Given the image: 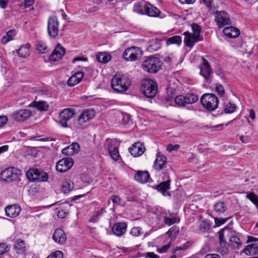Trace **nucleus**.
Instances as JSON below:
<instances>
[{
	"mask_svg": "<svg viewBox=\"0 0 258 258\" xmlns=\"http://www.w3.org/2000/svg\"><path fill=\"white\" fill-rule=\"evenodd\" d=\"M219 252L222 255H227L228 253L229 249L227 243L226 244H220Z\"/></svg>",
	"mask_w": 258,
	"mask_h": 258,
	"instance_id": "obj_50",
	"label": "nucleus"
},
{
	"mask_svg": "<svg viewBox=\"0 0 258 258\" xmlns=\"http://www.w3.org/2000/svg\"><path fill=\"white\" fill-rule=\"evenodd\" d=\"M16 35V33L15 30H11L7 32L6 35L2 37L1 40L2 43L6 44L10 41L13 40Z\"/></svg>",
	"mask_w": 258,
	"mask_h": 258,
	"instance_id": "obj_35",
	"label": "nucleus"
},
{
	"mask_svg": "<svg viewBox=\"0 0 258 258\" xmlns=\"http://www.w3.org/2000/svg\"><path fill=\"white\" fill-rule=\"evenodd\" d=\"M21 211V208L18 205L14 204L8 206L5 208L6 215L11 218L17 217Z\"/></svg>",
	"mask_w": 258,
	"mask_h": 258,
	"instance_id": "obj_22",
	"label": "nucleus"
},
{
	"mask_svg": "<svg viewBox=\"0 0 258 258\" xmlns=\"http://www.w3.org/2000/svg\"><path fill=\"white\" fill-rule=\"evenodd\" d=\"M179 232V228L176 226H173L170 228L167 231V233L169 236L175 235Z\"/></svg>",
	"mask_w": 258,
	"mask_h": 258,
	"instance_id": "obj_52",
	"label": "nucleus"
},
{
	"mask_svg": "<svg viewBox=\"0 0 258 258\" xmlns=\"http://www.w3.org/2000/svg\"><path fill=\"white\" fill-rule=\"evenodd\" d=\"M59 22L57 17L52 16L49 18L47 23V31L49 36L56 38L58 34Z\"/></svg>",
	"mask_w": 258,
	"mask_h": 258,
	"instance_id": "obj_8",
	"label": "nucleus"
},
{
	"mask_svg": "<svg viewBox=\"0 0 258 258\" xmlns=\"http://www.w3.org/2000/svg\"><path fill=\"white\" fill-rule=\"evenodd\" d=\"M95 115V111L92 109L84 110L78 117V121L80 125L83 126L85 123L92 119Z\"/></svg>",
	"mask_w": 258,
	"mask_h": 258,
	"instance_id": "obj_15",
	"label": "nucleus"
},
{
	"mask_svg": "<svg viewBox=\"0 0 258 258\" xmlns=\"http://www.w3.org/2000/svg\"><path fill=\"white\" fill-rule=\"evenodd\" d=\"M160 14V11L159 9L151 5L150 4L148 3L145 15L150 17H156L159 16Z\"/></svg>",
	"mask_w": 258,
	"mask_h": 258,
	"instance_id": "obj_32",
	"label": "nucleus"
},
{
	"mask_svg": "<svg viewBox=\"0 0 258 258\" xmlns=\"http://www.w3.org/2000/svg\"><path fill=\"white\" fill-rule=\"evenodd\" d=\"M8 0H0V7L3 9H5L8 6Z\"/></svg>",
	"mask_w": 258,
	"mask_h": 258,
	"instance_id": "obj_64",
	"label": "nucleus"
},
{
	"mask_svg": "<svg viewBox=\"0 0 258 258\" xmlns=\"http://www.w3.org/2000/svg\"><path fill=\"white\" fill-rule=\"evenodd\" d=\"M9 250V247L6 243H0V254H3Z\"/></svg>",
	"mask_w": 258,
	"mask_h": 258,
	"instance_id": "obj_54",
	"label": "nucleus"
},
{
	"mask_svg": "<svg viewBox=\"0 0 258 258\" xmlns=\"http://www.w3.org/2000/svg\"><path fill=\"white\" fill-rule=\"evenodd\" d=\"M243 251L246 255H248L254 253V251H253L252 247L251 246L250 244L247 245L244 248Z\"/></svg>",
	"mask_w": 258,
	"mask_h": 258,
	"instance_id": "obj_56",
	"label": "nucleus"
},
{
	"mask_svg": "<svg viewBox=\"0 0 258 258\" xmlns=\"http://www.w3.org/2000/svg\"><path fill=\"white\" fill-rule=\"evenodd\" d=\"M130 234L134 236H139L142 234V228L139 227H133L130 231Z\"/></svg>",
	"mask_w": 258,
	"mask_h": 258,
	"instance_id": "obj_46",
	"label": "nucleus"
},
{
	"mask_svg": "<svg viewBox=\"0 0 258 258\" xmlns=\"http://www.w3.org/2000/svg\"><path fill=\"white\" fill-rule=\"evenodd\" d=\"M179 148V146L177 144L173 145L172 144H169L167 147V150L169 152H171L172 151H177Z\"/></svg>",
	"mask_w": 258,
	"mask_h": 258,
	"instance_id": "obj_57",
	"label": "nucleus"
},
{
	"mask_svg": "<svg viewBox=\"0 0 258 258\" xmlns=\"http://www.w3.org/2000/svg\"><path fill=\"white\" fill-rule=\"evenodd\" d=\"M62 153L67 156H71L74 154L71 145L63 149Z\"/></svg>",
	"mask_w": 258,
	"mask_h": 258,
	"instance_id": "obj_51",
	"label": "nucleus"
},
{
	"mask_svg": "<svg viewBox=\"0 0 258 258\" xmlns=\"http://www.w3.org/2000/svg\"><path fill=\"white\" fill-rule=\"evenodd\" d=\"M105 211L104 208L98 210L94 212L92 216L91 217L89 221L90 222L95 223L98 221L99 218L102 215L103 213Z\"/></svg>",
	"mask_w": 258,
	"mask_h": 258,
	"instance_id": "obj_40",
	"label": "nucleus"
},
{
	"mask_svg": "<svg viewBox=\"0 0 258 258\" xmlns=\"http://www.w3.org/2000/svg\"><path fill=\"white\" fill-rule=\"evenodd\" d=\"M150 174L147 171H138L135 175V179L136 181L145 183L149 181Z\"/></svg>",
	"mask_w": 258,
	"mask_h": 258,
	"instance_id": "obj_25",
	"label": "nucleus"
},
{
	"mask_svg": "<svg viewBox=\"0 0 258 258\" xmlns=\"http://www.w3.org/2000/svg\"><path fill=\"white\" fill-rule=\"evenodd\" d=\"M24 6L25 8H27L31 6H32L34 4L33 0H24Z\"/></svg>",
	"mask_w": 258,
	"mask_h": 258,
	"instance_id": "obj_61",
	"label": "nucleus"
},
{
	"mask_svg": "<svg viewBox=\"0 0 258 258\" xmlns=\"http://www.w3.org/2000/svg\"><path fill=\"white\" fill-rule=\"evenodd\" d=\"M143 51L140 48L133 46L126 48L123 53V57L126 61H135L142 55Z\"/></svg>",
	"mask_w": 258,
	"mask_h": 258,
	"instance_id": "obj_7",
	"label": "nucleus"
},
{
	"mask_svg": "<svg viewBox=\"0 0 258 258\" xmlns=\"http://www.w3.org/2000/svg\"><path fill=\"white\" fill-rule=\"evenodd\" d=\"M191 29L193 32L192 35H194L199 39H202L200 37V33L201 32V28L200 26L196 23H193L191 25Z\"/></svg>",
	"mask_w": 258,
	"mask_h": 258,
	"instance_id": "obj_42",
	"label": "nucleus"
},
{
	"mask_svg": "<svg viewBox=\"0 0 258 258\" xmlns=\"http://www.w3.org/2000/svg\"><path fill=\"white\" fill-rule=\"evenodd\" d=\"M8 118L6 116H0V126H2L6 123Z\"/></svg>",
	"mask_w": 258,
	"mask_h": 258,
	"instance_id": "obj_63",
	"label": "nucleus"
},
{
	"mask_svg": "<svg viewBox=\"0 0 258 258\" xmlns=\"http://www.w3.org/2000/svg\"><path fill=\"white\" fill-rule=\"evenodd\" d=\"M122 120L123 123L125 124L130 125L132 123L131 116L128 113H124L123 114Z\"/></svg>",
	"mask_w": 258,
	"mask_h": 258,
	"instance_id": "obj_48",
	"label": "nucleus"
},
{
	"mask_svg": "<svg viewBox=\"0 0 258 258\" xmlns=\"http://www.w3.org/2000/svg\"><path fill=\"white\" fill-rule=\"evenodd\" d=\"M83 77L84 73L82 72H78L69 79L67 84L70 86H74L80 83Z\"/></svg>",
	"mask_w": 258,
	"mask_h": 258,
	"instance_id": "obj_27",
	"label": "nucleus"
},
{
	"mask_svg": "<svg viewBox=\"0 0 258 258\" xmlns=\"http://www.w3.org/2000/svg\"><path fill=\"white\" fill-rule=\"evenodd\" d=\"M63 254L62 251L60 250L52 252L47 258H63Z\"/></svg>",
	"mask_w": 258,
	"mask_h": 258,
	"instance_id": "obj_49",
	"label": "nucleus"
},
{
	"mask_svg": "<svg viewBox=\"0 0 258 258\" xmlns=\"http://www.w3.org/2000/svg\"><path fill=\"white\" fill-rule=\"evenodd\" d=\"M32 106L41 111H46L48 108L45 101H34L32 103Z\"/></svg>",
	"mask_w": 258,
	"mask_h": 258,
	"instance_id": "obj_38",
	"label": "nucleus"
},
{
	"mask_svg": "<svg viewBox=\"0 0 258 258\" xmlns=\"http://www.w3.org/2000/svg\"><path fill=\"white\" fill-rule=\"evenodd\" d=\"M75 110L73 108L63 109L59 113V122L61 125L64 127H68L67 123L71 118L75 115Z\"/></svg>",
	"mask_w": 258,
	"mask_h": 258,
	"instance_id": "obj_10",
	"label": "nucleus"
},
{
	"mask_svg": "<svg viewBox=\"0 0 258 258\" xmlns=\"http://www.w3.org/2000/svg\"><path fill=\"white\" fill-rule=\"evenodd\" d=\"M223 32L225 36L229 38H236L240 34L239 30L232 26L225 27Z\"/></svg>",
	"mask_w": 258,
	"mask_h": 258,
	"instance_id": "obj_26",
	"label": "nucleus"
},
{
	"mask_svg": "<svg viewBox=\"0 0 258 258\" xmlns=\"http://www.w3.org/2000/svg\"><path fill=\"white\" fill-rule=\"evenodd\" d=\"M189 242H186V243L184 244L182 246H180L179 247H177L176 249H175L174 252L179 250H182V249H187V247L189 246Z\"/></svg>",
	"mask_w": 258,
	"mask_h": 258,
	"instance_id": "obj_62",
	"label": "nucleus"
},
{
	"mask_svg": "<svg viewBox=\"0 0 258 258\" xmlns=\"http://www.w3.org/2000/svg\"><path fill=\"white\" fill-rule=\"evenodd\" d=\"M126 228L127 225L125 223L118 222L113 226L112 231L115 235L120 236L125 233Z\"/></svg>",
	"mask_w": 258,
	"mask_h": 258,
	"instance_id": "obj_24",
	"label": "nucleus"
},
{
	"mask_svg": "<svg viewBox=\"0 0 258 258\" xmlns=\"http://www.w3.org/2000/svg\"><path fill=\"white\" fill-rule=\"evenodd\" d=\"M216 91L220 96H223L225 94L224 87L221 85H217L215 88Z\"/></svg>",
	"mask_w": 258,
	"mask_h": 258,
	"instance_id": "obj_53",
	"label": "nucleus"
},
{
	"mask_svg": "<svg viewBox=\"0 0 258 258\" xmlns=\"http://www.w3.org/2000/svg\"><path fill=\"white\" fill-rule=\"evenodd\" d=\"M146 258H159V256L154 253L153 252H148L145 253Z\"/></svg>",
	"mask_w": 258,
	"mask_h": 258,
	"instance_id": "obj_59",
	"label": "nucleus"
},
{
	"mask_svg": "<svg viewBox=\"0 0 258 258\" xmlns=\"http://www.w3.org/2000/svg\"><path fill=\"white\" fill-rule=\"evenodd\" d=\"M52 239L59 244H63L66 243L67 237L63 230L57 228L55 230L53 233Z\"/></svg>",
	"mask_w": 258,
	"mask_h": 258,
	"instance_id": "obj_19",
	"label": "nucleus"
},
{
	"mask_svg": "<svg viewBox=\"0 0 258 258\" xmlns=\"http://www.w3.org/2000/svg\"><path fill=\"white\" fill-rule=\"evenodd\" d=\"M162 62L158 57L148 56L143 61V69L149 73H156L161 70Z\"/></svg>",
	"mask_w": 258,
	"mask_h": 258,
	"instance_id": "obj_2",
	"label": "nucleus"
},
{
	"mask_svg": "<svg viewBox=\"0 0 258 258\" xmlns=\"http://www.w3.org/2000/svg\"><path fill=\"white\" fill-rule=\"evenodd\" d=\"M74 187V183L72 181H64L62 185V190L64 193H68L73 190Z\"/></svg>",
	"mask_w": 258,
	"mask_h": 258,
	"instance_id": "obj_37",
	"label": "nucleus"
},
{
	"mask_svg": "<svg viewBox=\"0 0 258 258\" xmlns=\"http://www.w3.org/2000/svg\"><path fill=\"white\" fill-rule=\"evenodd\" d=\"M198 100V97L191 93L186 96H177L175 98L174 101L178 106H184L187 104L195 103Z\"/></svg>",
	"mask_w": 258,
	"mask_h": 258,
	"instance_id": "obj_9",
	"label": "nucleus"
},
{
	"mask_svg": "<svg viewBox=\"0 0 258 258\" xmlns=\"http://www.w3.org/2000/svg\"><path fill=\"white\" fill-rule=\"evenodd\" d=\"M14 248L18 254H23L26 250L25 242L21 239H17L14 242Z\"/></svg>",
	"mask_w": 258,
	"mask_h": 258,
	"instance_id": "obj_28",
	"label": "nucleus"
},
{
	"mask_svg": "<svg viewBox=\"0 0 258 258\" xmlns=\"http://www.w3.org/2000/svg\"><path fill=\"white\" fill-rule=\"evenodd\" d=\"M67 213L62 209L58 210L57 214L58 217L59 218H63L67 216Z\"/></svg>",
	"mask_w": 258,
	"mask_h": 258,
	"instance_id": "obj_60",
	"label": "nucleus"
},
{
	"mask_svg": "<svg viewBox=\"0 0 258 258\" xmlns=\"http://www.w3.org/2000/svg\"><path fill=\"white\" fill-rule=\"evenodd\" d=\"M227 209V204L224 201H218L214 205V211L219 214L225 213Z\"/></svg>",
	"mask_w": 258,
	"mask_h": 258,
	"instance_id": "obj_29",
	"label": "nucleus"
},
{
	"mask_svg": "<svg viewBox=\"0 0 258 258\" xmlns=\"http://www.w3.org/2000/svg\"><path fill=\"white\" fill-rule=\"evenodd\" d=\"M26 176L30 181L45 182L48 178V174L40 169L31 168L26 172Z\"/></svg>",
	"mask_w": 258,
	"mask_h": 258,
	"instance_id": "obj_3",
	"label": "nucleus"
},
{
	"mask_svg": "<svg viewBox=\"0 0 258 258\" xmlns=\"http://www.w3.org/2000/svg\"><path fill=\"white\" fill-rule=\"evenodd\" d=\"M154 168L157 171H160L166 169V172L170 169V167L166 169L167 168V159L165 155L162 154L161 152H158L156 154V158L155 160Z\"/></svg>",
	"mask_w": 258,
	"mask_h": 258,
	"instance_id": "obj_12",
	"label": "nucleus"
},
{
	"mask_svg": "<svg viewBox=\"0 0 258 258\" xmlns=\"http://www.w3.org/2000/svg\"><path fill=\"white\" fill-rule=\"evenodd\" d=\"M131 155L134 157H139L142 155L145 151L144 145L141 142L135 143L128 149Z\"/></svg>",
	"mask_w": 258,
	"mask_h": 258,
	"instance_id": "obj_17",
	"label": "nucleus"
},
{
	"mask_svg": "<svg viewBox=\"0 0 258 258\" xmlns=\"http://www.w3.org/2000/svg\"><path fill=\"white\" fill-rule=\"evenodd\" d=\"M36 50L40 53H45L47 51V47L42 42H38L36 47Z\"/></svg>",
	"mask_w": 258,
	"mask_h": 258,
	"instance_id": "obj_45",
	"label": "nucleus"
},
{
	"mask_svg": "<svg viewBox=\"0 0 258 258\" xmlns=\"http://www.w3.org/2000/svg\"><path fill=\"white\" fill-rule=\"evenodd\" d=\"M180 219L177 217H168L167 216L163 217V222L167 226H169L176 223H179Z\"/></svg>",
	"mask_w": 258,
	"mask_h": 258,
	"instance_id": "obj_39",
	"label": "nucleus"
},
{
	"mask_svg": "<svg viewBox=\"0 0 258 258\" xmlns=\"http://www.w3.org/2000/svg\"><path fill=\"white\" fill-rule=\"evenodd\" d=\"M227 219H228V218L223 219L222 218H215V225L217 226H220L222 224H224L227 221Z\"/></svg>",
	"mask_w": 258,
	"mask_h": 258,
	"instance_id": "obj_55",
	"label": "nucleus"
},
{
	"mask_svg": "<svg viewBox=\"0 0 258 258\" xmlns=\"http://www.w3.org/2000/svg\"><path fill=\"white\" fill-rule=\"evenodd\" d=\"M141 90L145 96L152 98L157 93V85L151 79H145L142 82Z\"/></svg>",
	"mask_w": 258,
	"mask_h": 258,
	"instance_id": "obj_5",
	"label": "nucleus"
},
{
	"mask_svg": "<svg viewBox=\"0 0 258 258\" xmlns=\"http://www.w3.org/2000/svg\"><path fill=\"white\" fill-rule=\"evenodd\" d=\"M232 233H235V232L227 227L220 230L218 232L220 244H226V238L230 239Z\"/></svg>",
	"mask_w": 258,
	"mask_h": 258,
	"instance_id": "obj_20",
	"label": "nucleus"
},
{
	"mask_svg": "<svg viewBox=\"0 0 258 258\" xmlns=\"http://www.w3.org/2000/svg\"><path fill=\"white\" fill-rule=\"evenodd\" d=\"M163 180L164 181L161 182L159 184L156 186V189L159 192H161L163 196H170V195L167 191L170 188V179L168 173L166 172L162 177Z\"/></svg>",
	"mask_w": 258,
	"mask_h": 258,
	"instance_id": "obj_11",
	"label": "nucleus"
},
{
	"mask_svg": "<svg viewBox=\"0 0 258 258\" xmlns=\"http://www.w3.org/2000/svg\"><path fill=\"white\" fill-rule=\"evenodd\" d=\"M74 165L73 159L71 158H64L59 160L56 164V169L59 172H64Z\"/></svg>",
	"mask_w": 258,
	"mask_h": 258,
	"instance_id": "obj_13",
	"label": "nucleus"
},
{
	"mask_svg": "<svg viewBox=\"0 0 258 258\" xmlns=\"http://www.w3.org/2000/svg\"><path fill=\"white\" fill-rule=\"evenodd\" d=\"M200 75L208 80L211 74V68L208 60L203 58V63L200 66Z\"/></svg>",
	"mask_w": 258,
	"mask_h": 258,
	"instance_id": "obj_18",
	"label": "nucleus"
},
{
	"mask_svg": "<svg viewBox=\"0 0 258 258\" xmlns=\"http://www.w3.org/2000/svg\"><path fill=\"white\" fill-rule=\"evenodd\" d=\"M109 151L111 158L115 161L119 159V155L118 149L115 147L110 146L109 148Z\"/></svg>",
	"mask_w": 258,
	"mask_h": 258,
	"instance_id": "obj_41",
	"label": "nucleus"
},
{
	"mask_svg": "<svg viewBox=\"0 0 258 258\" xmlns=\"http://www.w3.org/2000/svg\"><path fill=\"white\" fill-rule=\"evenodd\" d=\"M131 84V79L125 75L116 74L111 80L112 88L118 92L126 91L130 88Z\"/></svg>",
	"mask_w": 258,
	"mask_h": 258,
	"instance_id": "obj_1",
	"label": "nucleus"
},
{
	"mask_svg": "<svg viewBox=\"0 0 258 258\" xmlns=\"http://www.w3.org/2000/svg\"><path fill=\"white\" fill-rule=\"evenodd\" d=\"M215 21L219 28L228 25L230 21L228 14L223 11H216L215 13Z\"/></svg>",
	"mask_w": 258,
	"mask_h": 258,
	"instance_id": "obj_14",
	"label": "nucleus"
},
{
	"mask_svg": "<svg viewBox=\"0 0 258 258\" xmlns=\"http://www.w3.org/2000/svg\"><path fill=\"white\" fill-rule=\"evenodd\" d=\"M236 110V105L231 102L227 103L224 108V111L226 113H231Z\"/></svg>",
	"mask_w": 258,
	"mask_h": 258,
	"instance_id": "obj_44",
	"label": "nucleus"
},
{
	"mask_svg": "<svg viewBox=\"0 0 258 258\" xmlns=\"http://www.w3.org/2000/svg\"><path fill=\"white\" fill-rule=\"evenodd\" d=\"M96 59L99 62L106 63L111 60V55L109 52H101L97 54Z\"/></svg>",
	"mask_w": 258,
	"mask_h": 258,
	"instance_id": "obj_33",
	"label": "nucleus"
},
{
	"mask_svg": "<svg viewBox=\"0 0 258 258\" xmlns=\"http://www.w3.org/2000/svg\"><path fill=\"white\" fill-rule=\"evenodd\" d=\"M182 42V38L180 36L176 35L167 39L166 42V45L168 46L171 44H176L180 45Z\"/></svg>",
	"mask_w": 258,
	"mask_h": 258,
	"instance_id": "obj_36",
	"label": "nucleus"
},
{
	"mask_svg": "<svg viewBox=\"0 0 258 258\" xmlns=\"http://www.w3.org/2000/svg\"><path fill=\"white\" fill-rule=\"evenodd\" d=\"M65 54V49L59 44L54 48L49 59L52 61H58L62 58Z\"/></svg>",
	"mask_w": 258,
	"mask_h": 258,
	"instance_id": "obj_21",
	"label": "nucleus"
},
{
	"mask_svg": "<svg viewBox=\"0 0 258 258\" xmlns=\"http://www.w3.org/2000/svg\"><path fill=\"white\" fill-rule=\"evenodd\" d=\"M32 115V112L27 109H20L12 114V118L17 121H23L28 119Z\"/></svg>",
	"mask_w": 258,
	"mask_h": 258,
	"instance_id": "obj_16",
	"label": "nucleus"
},
{
	"mask_svg": "<svg viewBox=\"0 0 258 258\" xmlns=\"http://www.w3.org/2000/svg\"><path fill=\"white\" fill-rule=\"evenodd\" d=\"M71 146L74 154L77 153L79 152L80 149V145L78 143H73L71 145Z\"/></svg>",
	"mask_w": 258,
	"mask_h": 258,
	"instance_id": "obj_58",
	"label": "nucleus"
},
{
	"mask_svg": "<svg viewBox=\"0 0 258 258\" xmlns=\"http://www.w3.org/2000/svg\"><path fill=\"white\" fill-rule=\"evenodd\" d=\"M22 172L18 168L10 167L3 170L0 173V179L7 182L17 180Z\"/></svg>",
	"mask_w": 258,
	"mask_h": 258,
	"instance_id": "obj_6",
	"label": "nucleus"
},
{
	"mask_svg": "<svg viewBox=\"0 0 258 258\" xmlns=\"http://www.w3.org/2000/svg\"><path fill=\"white\" fill-rule=\"evenodd\" d=\"M201 102L205 109L209 111L215 110L218 106L219 99L213 94H205L201 98Z\"/></svg>",
	"mask_w": 258,
	"mask_h": 258,
	"instance_id": "obj_4",
	"label": "nucleus"
},
{
	"mask_svg": "<svg viewBox=\"0 0 258 258\" xmlns=\"http://www.w3.org/2000/svg\"><path fill=\"white\" fill-rule=\"evenodd\" d=\"M109 199L111 200V201L114 204H116L117 205H121V199L118 196L112 195L109 198Z\"/></svg>",
	"mask_w": 258,
	"mask_h": 258,
	"instance_id": "obj_47",
	"label": "nucleus"
},
{
	"mask_svg": "<svg viewBox=\"0 0 258 258\" xmlns=\"http://www.w3.org/2000/svg\"><path fill=\"white\" fill-rule=\"evenodd\" d=\"M30 47V45L28 43L21 46L17 50L19 55L22 57H27L29 54Z\"/></svg>",
	"mask_w": 258,
	"mask_h": 258,
	"instance_id": "obj_34",
	"label": "nucleus"
},
{
	"mask_svg": "<svg viewBox=\"0 0 258 258\" xmlns=\"http://www.w3.org/2000/svg\"><path fill=\"white\" fill-rule=\"evenodd\" d=\"M183 34L185 36L184 39V43L187 47L192 48L195 44L202 40V39H199L188 31L184 32Z\"/></svg>",
	"mask_w": 258,
	"mask_h": 258,
	"instance_id": "obj_23",
	"label": "nucleus"
},
{
	"mask_svg": "<svg viewBox=\"0 0 258 258\" xmlns=\"http://www.w3.org/2000/svg\"><path fill=\"white\" fill-rule=\"evenodd\" d=\"M234 233H231L229 239V244L234 249L239 248L242 245V241L238 237L234 235Z\"/></svg>",
	"mask_w": 258,
	"mask_h": 258,
	"instance_id": "obj_31",
	"label": "nucleus"
},
{
	"mask_svg": "<svg viewBox=\"0 0 258 258\" xmlns=\"http://www.w3.org/2000/svg\"><path fill=\"white\" fill-rule=\"evenodd\" d=\"M210 225L205 221L201 222L199 226V229L200 232L204 233L209 230Z\"/></svg>",
	"mask_w": 258,
	"mask_h": 258,
	"instance_id": "obj_43",
	"label": "nucleus"
},
{
	"mask_svg": "<svg viewBox=\"0 0 258 258\" xmlns=\"http://www.w3.org/2000/svg\"><path fill=\"white\" fill-rule=\"evenodd\" d=\"M147 5L148 3L145 2L135 3L134 6V11L141 15H145Z\"/></svg>",
	"mask_w": 258,
	"mask_h": 258,
	"instance_id": "obj_30",
	"label": "nucleus"
}]
</instances>
